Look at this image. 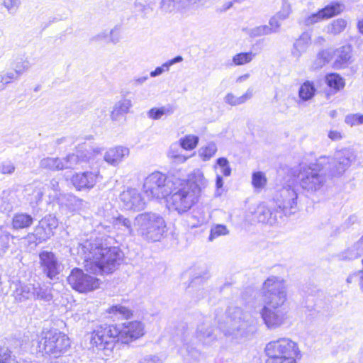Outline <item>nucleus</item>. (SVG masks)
I'll return each instance as SVG.
<instances>
[{
  "instance_id": "nucleus-1",
  "label": "nucleus",
  "mask_w": 363,
  "mask_h": 363,
  "mask_svg": "<svg viewBox=\"0 0 363 363\" xmlns=\"http://www.w3.org/2000/svg\"><path fill=\"white\" fill-rule=\"evenodd\" d=\"M77 252L84 259L85 269L93 274L111 273L123 257L118 247L104 246L99 240L79 243Z\"/></svg>"
},
{
  "instance_id": "nucleus-2",
  "label": "nucleus",
  "mask_w": 363,
  "mask_h": 363,
  "mask_svg": "<svg viewBox=\"0 0 363 363\" xmlns=\"http://www.w3.org/2000/svg\"><path fill=\"white\" fill-rule=\"evenodd\" d=\"M262 299L264 306L261 310L262 318L268 328L281 325L285 318L279 309L287 299V289L283 279L269 277L263 284Z\"/></svg>"
},
{
  "instance_id": "nucleus-3",
  "label": "nucleus",
  "mask_w": 363,
  "mask_h": 363,
  "mask_svg": "<svg viewBox=\"0 0 363 363\" xmlns=\"http://www.w3.org/2000/svg\"><path fill=\"white\" fill-rule=\"evenodd\" d=\"M134 227L143 240L150 242L160 241L167 232L164 218L152 211L137 215L134 220Z\"/></svg>"
},
{
  "instance_id": "nucleus-4",
  "label": "nucleus",
  "mask_w": 363,
  "mask_h": 363,
  "mask_svg": "<svg viewBox=\"0 0 363 363\" xmlns=\"http://www.w3.org/2000/svg\"><path fill=\"white\" fill-rule=\"evenodd\" d=\"M218 328L225 336L240 338L245 335L253 323L252 315L239 307H229L225 319L218 320Z\"/></svg>"
},
{
  "instance_id": "nucleus-5",
  "label": "nucleus",
  "mask_w": 363,
  "mask_h": 363,
  "mask_svg": "<svg viewBox=\"0 0 363 363\" xmlns=\"http://www.w3.org/2000/svg\"><path fill=\"white\" fill-rule=\"evenodd\" d=\"M320 166L313 164L309 166L300 165L297 174L298 182L303 194L309 196L320 191L326 182V177Z\"/></svg>"
},
{
  "instance_id": "nucleus-6",
  "label": "nucleus",
  "mask_w": 363,
  "mask_h": 363,
  "mask_svg": "<svg viewBox=\"0 0 363 363\" xmlns=\"http://www.w3.org/2000/svg\"><path fill=\"white\" fill-rule=\"evenodd\" d=\"M70 345V340L67 335L54 329L42 332L38 347L40 352L58 357L68 350Z\"/></svg>"
},
{
  "instance_id": "nucleus-7",
  "label": "nucleus",
  "mask_w": 363,
  "mask_h": 363,
  "mask_svg": "<svg viewBox=\"0 0 363 363\" xmlns=\"http://www.w3.org/2000/svg\"><path fill=\"white\" fill-rule=\"evenodd\" d=\"M177 177L160 172L149 174L144 180L143 191L148 199H161L170 195Z\"/></svg>"
},
{
  "instance_id": "nucleus-8",
  "label": "nucleus",
  "mask_w": 363,
  "mask_h": 363,
  "mask_svg": "<svg viewBox=\"0 0 363 363\" xmlns=\"http://www.w3.org/2000/svg\"><path fill=\"white\" fill-rule=\"evenodd\" d=\"M171 190L169 205L179 214L187 212L198 201L199 196L192 191L191 186L182 183L179 178L175 179Z\"/></svg>"
},
{
  "instance_id": "nucleus-9",
  "label": "nucleus",
  "mask_w": 363,
  "mask_h": 363,
  "mask_svg": "<svg viewBox=\"0 0 363 363\" xmlns=\"http://www.w3.org/2000/svg\"><path fill=\"white\" fill-rule=\"evenodd\" d=\"M118 326L104 324L96 326L90 335V345L93 348L104 352L108 356L118 342Z\"/></svg>"
},
{
  "instance_id": "nucleus-10",
  "label": "nucleus",
  "mask_w": 363,
  "mask_h": 363,
  "mask_svg": "<svg viewBox=\"0 0 363 363\" xmlns=\"http://www.w3.org/2000/svg\"><path fill=\"white\" fill-rule=\"evenodd\" d=\"M355 160L352 150L344 148L337 150L333 157H322L318 160V165L328 164L326 170L333 177L342 175Z\"/></svg>"
},
{
  "instance_id": "nucleus-11",
  "label": "nucleus",
  "mask_w": 363,
  "mask_h": 363,
  "mask_svg": "<svg viewBox=\"0 0 363 363\" xmlns=\"http://www.w3.org/2000/svg\"><path fill=\"white\" fill-rule=\"evenodd\" d=\"M265 352L269 358H301L297 344L288 338H281L269 342L266 345Z\"/></svg>"
},
{
  "instance_id": "nucleus-12",
  "label": "nucleus",
  "mask_w": 363,
  "mask_h": 363,
  "mask_svg": "<svg viewBox=\"0 0 363 363\" xmlns=\"http://www.w3.org/2000/svg\"><path fill=\"white\" fill-rule=\"evenodd\" d=\"M69 284L76 291L87 292L98 289L100 281L98 279L84 274L78 268L73 269L67 277Z\"/></svg>"
},
{
  "instance_id": "nucleus-13",
  "label": "nucleus",
  "mask_w": 363,
  "mask_h": 363,
  "mask_svg": "<svg viewBox=\"0 0 363 363\" xmlns=\"http://www.w3.org/2000/svg\"><path fill=\"white\" fill-rule=\"evenodd\" d=\"M298 194L294 188L283 187L277 196V204L286 216L294 214L298 211Z\"/></svg>"
},
{
  "instance_id": "nucleus-14",
  "label": "nucleus",
  "mask_w": 363,
  "mask_h": 363,
  "mask_svg": "<svg viewBox=\"0 0 363 363\" xmlns=\"http://www.w3.org/2000/svg\"><path fill=\"white\" fill-rule=\"evenodd\" d=\"M344 9V4L340 2H332L318 12L306 17L303 20V23L306 26L313 25L323 20L328 19L335 15L340 14L343 11Z\"/></svg>"
},
{
  "instance_id": "nucleus-15",
  "label": "nucleus",
  "mask_w": 363,
  "mask_h": 363,
  "mask_svg": "<svg viewBox=\"0 0 363 363\" xmlns=\"http://www.w3.org/2000/svg\"><path fill=\"white\" fill-rule=\"evenodd\" d=\"M118 341L128 344L144 335V325L139 321L126 322L118 327Z\"/></svg>"
},
{
  "instance_id": "nucleus-16",
  "label": "nucleus",
  "mask_w": 363,
  "mask_h": 363,
  "mask_svg": "<svg viewBox=\"0 0 363 363\" xmlns=\"http://www.w3.org/2000/svg\"><path fill=\"white\" fill-rule=\"evenodd\" d=\"M120 200L126 210L141 211L145 208L146 203L139 191L128 188L120 194Z\"/></svg>"
},
{
  "instance_id": "nucleus-17",
  "label": "nucleus",
  "mask_w": 363,
  "mask_h": 363,
  "mask_svg": "<svg viewBox=\"0 0 363 363\" xmlns=\"http://www.w3.org/2000/svg\"><path fill=\"white\" fill-rule=\"evenodd\" d=\"M58 226L57 218L48 215L42 218L35 228L33 235L39 242L45 241L54 235L53 230Z\"/></svg>"
},
{
  "instance_id": "nucleus-18",
  "label": "nucleus",
  "mask_w": 363,
  "mask_h": 363,
  "mask_svg": "<svg viewBox=\"0 0 363 363\" xmlns=\"http://www.w3.org/2000/svg\"><path fill=\"white\" fill-rule=\"evenodd\" d=\"M102 176L98 169L78 173L73 176L72 182L73 185L79 190L92 189L95 184L100 182Z\"/></svg>"
},
{
  "instance_id": "nucleus-19",
  "label": "nucleus",
  "mask_w": 363,
  "mask_h": 363,
  "mask_svg": "<svg viewBox=\"0 0 363 363\" xmlns=\"http://www.w3.org/2000/svg\"><path fill=\"white\" fill-rule=\"evenodd\" d=\"M40 264L43 272L50 279H53L60 272V264L52 252L43 251L39 255Z\"/></svg>"
},
{
  "instance_id": "nucleus-20",
  "label": "nucleus",
  "mask_w": 363,
  "mask_h": 363,
  "mask_svg": "<svg viewBox=\"0 0 363 363\" xmlns=\"http://www.w3.org/2000/svg\"><path fill=\"white\" fill-rule=\"evenodd\" d=\"M331 60H333V67L336 69L347 67L352 57V47L350 45H343L335 50L329 49Z\"/></svg>"
},
{
  "instance_id": "nucleus-21",
  "label": "nucleus",
  "mask_w": 363,
  "mask_h": 363,
  "mask_svg": "<svg viewBox=\"0 0 363 363\" xmlns=\"http://www.w3.org/2000/svg\"><path fill=\"white\" fill-rule=\"evenodd\" d=\"M210 318H205L203 321L199 323L196 331V337L205 344H209L217 338Z\"/></svg>"
},
{
  "instance_id": "nucleus-22",
  "label": "nucleus",
  "mask_w": 363,
  "mask_h": 363,
  "mask_svg": "<svg viewBox=\"0 0 363 363\" xmlns=\"http://www.w3.org/2000/svg\"><path fill=\"white\" fill-rule=\"evenodd\" d=\"M182 183H186L191 186L193 192L199 196L202 190L207 186V180L204 177L203 173L201 169L194 170L189 176L187 180H182Z\"/></svg>"
},
{
  "instance_id": "nucleus-23",
  "label": "nucleus",
  "mask_w": 363,
  "mask_h": 363,
  "mask_svg": "<svg viewBox=\"0 0 363 363\" xmlns=\"http://www.w3.org/2000/svg\"><path fill=\"white\" fill-rule=\"evenodd\" d=\"M129 155V149L118 146L109 149L104 155V160L111 165H117L124 157Z\"/></svg>"
},
{
  "instance_id": "nucleus-24",
  "label": "nucleus",
  "mask_w": 363,
  "mask_h": 363,
  "mask_svg": "<svg viewBox=\"0 0 363 363\" xmlns=\"http://www.w3.org/2000/svg\"><path fill=\"white\" fill-rule=\"evenodd\" d=\"M133 106L130 99L122 98L117 101L113 106L111 113V118L113 121H118L123 116L130 112V109Z\"/></svg>"
},
{
  "instance_id": "nucleus-25",
  "label": "nucleus",
  "mask_w": 363,
  "mask_h": 363,
  "mask_svg": "<svg viewBox=\"0 0 363 363\" xmlns=\"http://www.w3.org/2000/svg\"><path fill=\"white\" fill-rule=\"evenodd\" d=\"M255 218L259 223L271 225L277 222V215L264 205H259L254 214Z\"/></svg>"
},
{
  "instance_id": "nucleus-26",
  "label": "nucleus",
  "mask_w": 363,
  "mask_h": 363,
  "mask_svg": "<svg viewBox=\"0 0 363 363\" xmlns=\"http://www.w3.org/2000/svg\"><path fill=\"white\" fill-rule=\"evenodd\" d=\"M15 289L12 295L18 301H23L33 297V285L32 284H25L21 282L14 284Z\"/></svg>"
},
{
  "instance_id": "nucleus-27",
  "label": "nucleus",
  "mask_w": 363,
  "mask_h": 363,
  "mask_svg": "<svg viewBox=\"0 0 363 363\" xmlns=\"http://www.w3.org/2000/svg\"><path fill=\"white\" fill-rule=\"evenodd\" d=\"M112 226L116 230L121 231L125 235L132 236L134 235V230L132 227L131 221L123 216L113 218Z\"/></svg>"
},
{
  "instance_id": "nucleus-28",
  "label": "nucleus",
  "mask_w": 363,
  "mask_h": 363,
  "mask_svg": "<svg viewBox=\"0 0 363 363\" xmlns=\"http://www.w3.org/2000/svg\"><path fill=\"white\" fill-rule=\"evenodd\" d=\"M17 205V198L15 192L3 191L0 196V211L10 212Z\"/></svg>"
},
{
  "instance_id": "nucleus-29",
  "label": "nucleus",
  "mask_w": 363,
  "mask_h": 363,
  "mask_svg": "<svg viewBox=\"0 0 363 363\" xmlns=\"http://www.w3.org/2000/svg\"><path fill=\"white\" fill-rule=\"evenodd\" d=\"M90 159L83 153L79 154H69L66 157L62 158V164L63 165V169H74L77 165L80 164L82 162L87 161Z\"/></svg>"
},
{
  "instance_id": "nucleus-30",
  "label": "nucleus",
  "mask_w": 363,
  "mask_h": 363,
  "mask_svg": "<svg viewBox=\"0 0 363 363\" xmlns=\"http://www.w3.org/2000/svg\"><path fill=\"white\" fill-rule=\"evenodd\" d=\"M33 285L34 294L33 298L44 301H50L52 299V288L50 286L39 283Z\"/></svg>"
},
{
  "instance_id": "nucleus-31",
  "label": "nucleus",
  "mask_w": 363,
  "mask_h": 363,
  "mask_svg": "<svg viewBox=\"0 0 363 363\" xmlns=\"http://www.w3.org/2000/svg\"><path fill=\"white\" fill-rule=\"evenodd\" d=\"M311 38L310 33L305 32L296 40L294 44V50L293 51V55L295 57H299L306 50L311 43Z\"/></svg>"
},
{
  "instance_id": "nucleus-32",
  "label": "nucleus",
  "mask_w": 363,
  "mask_h": 363,
  "mask_svg": "<svg viewBox=\"0 0 363 363\" xmlns=\"http://www.w3.org/2000/svg\"><path fill=\"white\" fill-rule=\"evenodd\" d=\"M33 223V218L27 213H16L12 219V226L16 230L27 228Z\"/></svg>"
},
{
  "instance_id": "nucleus-33",
  "label": "nucleus",
  "mask_w": 363,
  "mask_h": 363,
  "mask_svg": "<svg viewBox=\"0 0 363 363\" xmlns=\"http://www.w3.org/2000/svg\"><path fill=\"white\" fill-rule=\"evenodd\" d=\"M252 95L253 90L250 88L243 95L239 97H237L233 93H228L224 97V101L230 106H238L250 99L252 97Z\"/></svg>"
},
{
  "instance_id": "nucleus-34",
  "label": "nucleus",
  "mask_w": 363,
  "mask_h": 363,
  "mask_svg": "<svg viewBox=\"0 0 363 363\" xmlns=\"http://www.w3.org/2000/svg\"><path fill=\"white\" fill-rule=\"evenodd\" d=\"M24 191L28 196H31L30 199V202L38 203L42 199L43 195L42 184L38 182H34L27 185Z\"/></svg>"
},
{
  "instance_id": "nucleus-35",
  "label": "nucleus",
  "mask_w": 363,
  "mask_h": 363,
  "mask_svg": "<svg viewBox=\"0 0 363 363\" xmlns=\"http://www.w3.org/2000/svg\"><path fill=\"white\" fill-rule=\"evenodd\" d=\"M330 60V50L328 49L323 50L317 54L315 58L314 59L311 64V69L312 70H318L323 68Z\"/></svg>"
},
{
  "instance_id": "nucleus-36",
  "label": "nucleus",
  "mask_w": 363,
  "mask_h": 363,
  "mask_svg": "<svg viewBox=\"0 0 363 363\" xmlns=\"http://www.w3.org/2000/svg\"><path fill=\"white\" fill-rule=\"evenodd\" d=\"M160 6L162 11L167 13L177 11L183 14V6L182 0H161Z\"/></svg>"
},
{
  "instance_id": "nucleus-37",
  "label": "nucleus",
  "mask_w": 363,
  "mask_h": 363,
  "mask_svg": "<svg viewBox=\"0 0 363 363\" xmlns=\"http://www.w3.org/2000/svg\"><path fill=\"white\" fill-rule=\"evenodd\" d=\"M174 113V108L172 106L167 105L160 108H152L148 111L147 115L148 118L153 120H159L164 115H171Z\"/></svg>"
},
{
  "instance_id": "nucleus-38",
  "label": "nucleus",
  "mask_w": 363,
  "mask_h": 363,
  "mask_svg": "<svg viewBox=\"0 0 363 363\" xmlns=\"http://www.w3.org/2000/svg\"><path fill=\"white\" fill-rule=\"evenodd\" d=\"M40 167L48 169L51 171L63 170L62 160L58 157H46L41 160L40 162Z\"/></svg>"
},
{
  "instance_id": "nucleus-39",
  "label": "nucleus",
  "mask_w": 363,
  "mask_h": 363,
  "mask_svg": "<svg viewBox=\"0 0 363 363\" xmlns=\"http://www.w3.org/2000/svg\"><path fill=\"white\" fill-rule=\"evenodd\" d=\"M347 21L343 18H337L333 21L326 26V32L333 35L341 33L347 26Z\"/></svg>"
},
{
  "instance_id": "nucleus-40",
  "label": "nucleus",
  "mask_w": 363,
  "mask_h": 363,
  "mask_svg": "<svg viewBox=\"0 0 363 363\" xmlns=\"http://www.w3.org/2000/svg\"><path fill=\"white\" fill-rule=\"evenodd\" d=\"M7 226H0V257H2L9 247V242L11 237Z\"/></svg>"
},
{
  "instance_id": "nucleus-41",
  "label": "nucleus",
  "mask_w": 363,
  "mask_h": 363,
  "mask_svg": "<svg viewBox=\"0 0 363 363\" xmlns=\"http://www.w3.org/2000/svg\"><path fill=\"white\" fill-rule=\"evenodd\" d=\"M199 137L194 135H187L181 138L179 140V145L185 150H194L199 143Z\"/></svg>"
},
{
  "instance_id": "nucleus-42",
  "label": "nucleus",
  "mask_w": 363,
  "mask_h": 363,
  "mask_svg": "<svg viewBox=\"0 0 363 363\" xmlns=\"http://www.w3.org/2000/svg\"><path fill=\"white\" fill-rule=\"evenodd\" d=\"M183 60V57L180 55L175 57L174 58L162 64V66L157 67L154 71H152L150 73L151 77H155L162 74L164 72H167L169 69V67L176 64L181 62Z\"/></svg>"
},
{
  "instance_id": "nucleus-43",
  "label": "nucleus",
  "mask_w": 363,
  "mask_h": 363,
  "mask_svg": "<svg viewBox=\"0 0 363 363\" xmlns=\"http://www.w3.org/2000/svg\"><path fill=\"white\" fill-rule=\"evenodd\" d=\"M315 91V89L313 84L308 81L306 82L299 89V97L303 101H308L313 96Z\"/></svg>"
},
{
  "instance_id": "nucleus-44",
  "label": "nucleus",
  "mask_w": 363,
  "mask_h": 363,
  "mask_svg": "<svg viewBox=\"0 0 363 363\" xmlns=\"http://www.w3.org/2000/svg\"><path fill=\"white\" fill-rule=\"evenodd\" d=\"M30 67L31 64L27 58H19L13 63V71L20 77L28 71Z\"/></svg>"
},
{
  "instance_id": "nucleus-45",
  "label": "nucleus",
  "mask_w": 363,
  "mask_h": 363,
  "mask_svg": "<svg viewBox=\"0 0 363 363\" xmlns=\"http://www.w3.org/2000/svg\"><path fill=\"white\" fill-rule=\"evenodd\" d=\"M107 312L110 314H113L118 318H129L133 315L132 311L129 308L121 305L112 306L107 310Z\"/></svg>"
},
{
  "instance_id": "nucleus-46",
  "label": "nucleus",
  "mask_w": 363,
  "mask_h": 363,
  "mask_svg": "<svg viewBox=\"0 0 363 363\" xmlns=\"http://www.w3.org/2000/svg\"><path fill=\"white\" fill-rule=\"evenodd\" d=\"M326 83L331 87L338 91L345 86V81L340 74L332 73L326 76Z\"/></svg>"
},
{
  "instance_id": "nucleus-47",
  "label": "nucleus",
  "mask_w": 363,
  "mask_h": 363,
  "mask_svg": "<svg viewBox=\"0 0 363 363\" xmlns=\"http://www.w3.org/2000/svg\"><path fill=\"white\" fill-rule=\"evenodd\" d=\"M217 152V146L213 143H208L206 146L199 150V155L203 161L209 160Z\"/></svg>"
},
{
  "instance_id": "nucleus-48",
  "label": "nucleus",
  "mask_w": 363,
  "mask_h": 363,
  "mask_svg": "<svg viewBox=\"0 0 363 363\" xmlns=\"http://www.w3.org/2000/svg\"><path fill=\"white\" fill-rule=\"evenodd\" d=\"M255 56L252 52H240L233 56V63L234 65H243L250 62Z\"/></svg>"
},
{
  "instance_id": "nucleus-49",
  "label": "nucleus",
  "mask_w": 363,
  "mask_h": 363,
  "mask_svg": "<svg viewBox=\"0 0 363 363\" xmlns=\"http://www.w3.org/2000/svg\"><path fill=\"white\" fill-rule=\"evenodd\" d=\"M181 148L179 143L172 144L168 151V156L178 162L183 163L187 160V157L181 153Z\"/></svg>"
},
{
  "instance_id": "nucleus-50",
  "label": "nucleus",
  "mask_w": 363,
  "mask_h": 363,
  "mask_svg": "<svg viewBox=\"0 0 363 363\" xmlns=\"http://www.w3.org/2000/svg\"><path fill=\"white\" fill-rule=\"evenodd\" d=\"M229 234L227 226L223 224H216L211 228L209 241H213L215 238L220 236H224Z\"/></svg>"
},
{
  "instance_id": "nucleus-51",
  "label": "nucleus",
  "mask_w": 363,
  "mask_h": 363,
  "mask_svg": "<svg viewBox=\"0 0 363 363\" xmlns=\"http://www.w3.org/2000/svg\"><path fill=\"white\" fill-rule=\"evenodd\" d=\"M20 77L15 73V72L8 71L6 73L0 74V91L5 89L6 86L13 81H16Z\"/></svg>"
},
{
  "instance_id": "nucleus-52",
  "label": "nucleus",
  "mask_w": 363,
  "mask_h": 363,
  "mask_svg": "<svg viewBox=\"0 0 363 363\" xmlns=\"http://www.w3.org/2000/svg\"><path fill=\"white\" fill-rule=\"evenodd\" d=\"M0 363H19L12 352L7 347H0Z\"/></svg>"
},
{
  "instance_id": "nucleus-53",
  "label": "nucleus",
  "mask_w": 363,
  "mask_h": 363,
  "mask_svg": "<svg viewBox=\"0 0 363 363\" xmlns=\"http://www.w3.org/2000/svg\"><path fill=\"white\" fill-rule=\"evenodd\" d=\"M267 178L264 173L257 172L252 174V184L255 189H262L267 184Z\"/></svg>"
},
{
  "instance_id": "nucleus-54",
  "label": "nucleus",
  "mask_w": 363,
  "mask_h": 363,
  "mask_svg": "<svg viewBox=\"0 0 363 363\" xmlns=\"http://www.w3.org/2000/svg\"><path fill=\"white\" fill-rule=\"evenodd\" d=\"M183 6V14L187 13L194 9L203 6V0H182Z\"/></svg>"
},
{
  "instance_id": "nucleus-55",
  "label": "nucleus",
  "mask_w": 363,
  "mask_h": 363,
  "mask_svg": "<svg viewBox=\"0 0 363 363\" xmlns=\"http://www.w3.org/2000/svg\"><path fill=\"white\" fill-rule=\"evenodd\" d=\"M281 10L276 14L281 20H286L291 13V6L288 0H281Z\"/></svg>"
},
{
  "instance_id": "nucleus-56",
  "label": "nucleus",
  "mask_w": 363,
  "mask_h": 363,
  "mask_svg": "<svg viewBox=\"0 0 363 363\" xmlns=\"http://www.w3.org/2000/svg\"><path fill=\"white\" fill-rule=\"evenodd\" d=\"M345 122L350 126L362 125L363 124V114H349L346 116Z\"/></svg>"
},
{
  "instance_id": "nucleus-57",
  "label": "nucleus",
  "mask_w": 363,
  "mask_h": 363,
  "mask_svg": "<svg viewBox=\"0 0 363 363\" xmlns=\"http://www.w3.org/2000/svg\"><path fill=\"white\" fill-rule=\"evenodd\" d=\"M216 164L220 169L221 173L225 177H229L231 174V168L229 162L225 157H220L216 160Z\"/></svg>"
},
{
  "instance_id": "nucleus-58",
  "label": "nucleus",
  "mask_w": 363,
  "mask_h": 363,
  "mask_svg": "<svg viewBox=\"0 0 363 363\" xmlns=\"http://www.w3.org/2000/svg\"><path fill=\"white\" fill-rule=\"evenodd\" d=\"M340 256L342 260H353L359 257V252L354 250V245L342 252Z\"/></svg>"
},
{
  "instance_id": "nucleus-59",
  "label": "nucleus",
  "mask_w": 363,
  "mask_h": 363,
  "mask_svg": "<svg viewBox=\"0 0 363 363\" xmlns=\"http://www.w3.org/2000/svg\"><path fill=\"white\" fill-rule=\"evenodd\" d=\"M2 5L9 13H14L21 5L20 0H2Z\"/></svg>"
},
{
  "instance_id": "nucleus-60",
  "label": "nucleus",
  "mask_w": 363,
  "mask_h": 363,
  "mask_svg": "<svg viewBox=\"0 0 363 363\" xmlns=\"http://www.w3.org/2000/svg\"><path fill=\"white\" fill-rule=\"evenodd\" d=\"M272 29L273 28H270L268 26H260L253 28L251 30V35L254 37L269 35L272 33Z\"/></svg>"
},
{
  "instance_id": "nucleus-61",
  "label": "nucleus",
  "mask_w": 363,
  "mask_h": 363,
  "mask_svg": "<svg viewBox=\"0 0 363 363\" xmlns=\"http://www.w3.org/2000/svg\"><path fill=\"white\" fill-rule=\"evenodd\" d=\"M15 165L10 160H6L0 163V172L2 174H12L15 171Z\"/></svg>"
},
{
  "instance_id": "nucleus-62",
  "label": "nucleus",
  "mask_w": 363,
  "mask_h": 363,
  "mask_svg": "<svg viewBox=\"0 0 363 363\" xmlns=\"http://www.w3.org/2000/svg\"><path fill=\"white\" fill-rule=\"evenodd\" d=\"M296 359L292 357H287L285 358H269L266 363H296Z\"/></svg>"
},
{
  "instance_id": "nucleus-63",
  "label": "nucleus",
  "mask_w": 363,
  "mask_h": 363,
  "mask_svg": "<svg viewBox=\"0 0 363 363\" xmlns=\"http://www.w3.org/2000/svg\"><path fill=\"white\" fill-rule=\"evenodd\" d=\"M281 20L277 15L271 18L269 20L270 28L272 29V33H277L281 26Z\"/></svg>"
},
{
  "instance_id": "nucleus-64",
  "label": "nucleus",
  "mask_w": 363,
  "mask_h": 363,
  "mask_svg": "<svg viewBox=\"0 0 363 363\" xmlns=\"http://www.w3.org/2000/svg\"><path fill=\"white\" fill-rule=\"evenodd\" d=\"M138 363H162V361L156 356H146L142 358Z\"/></svg>"
}]
</instances>
